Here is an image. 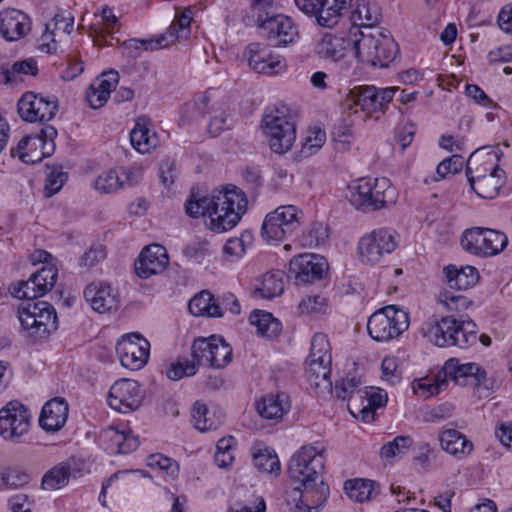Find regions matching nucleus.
I'll return each mask as SVG.
<instances>
[{
	"mask_svg": "<svg viewBox=\"0 0 512 512\" xmlns=\"http://www.w3.org/2000/svg\"><path fill=\"white\" fill-rule=\"evenodd\" d=\"M246 208V195L235 186L221 191L214 190L205 196H201L193 188L190 198L185 203L187 215L193 218L208 217L207 225L217 233L235 227L246 212Z\"/></svg>",
	"mask_w": 512,
	"mask_h": 512,
	"instance_id": "1",
	"label": "nucleus"
},
{
	"mask_svg": "<svg viewBox=\"0 0 512 512\" xmlns=\"http://www.w3.org/2000/svg\"><path fill=\"white\" fill-rule=\"evenodd\" d=\"M424 335L434 345L466 349L477 342V325L472 321H458L451 316L441 317L426 324Z\"/></svg>",
	"mask_w": 512,
	"mask_h": 512,
	"instance_id": "2",
	"label": "nucleus"
},
{
	"mask_svg": "<svg viewBox=\"0 0 512 512\" xmlns=\"http://www.w3.org/2000/svg\"><path fill=\"white\" fill-rule=\"evenodd\" d=\"M360 38L354 42L355 56L373 67L385 68L392 63L398 53V44L389 31L374 29L370 32L359 31Z\"/></svg>",
	"mask_w": 512,
	"mask_h": 512,
	"instance_id": "3",
	"label": "nucleus"
},
{
	"mask_svg": "<svg viewBox=\"0 0 512 512\" xmlns=\"http://www.w3.org/2000/svg\"><path fill=\"white\" fill-rule=\"evenodd\" d=\"M349 200L356 209L376 211L394 204L397 192L387 178H362L350 187Z\"/></svg>",
	"mask_w": 512,
	"mask_h": 512,
	"instance_id": "4",
	"label": "nucleus"
},
{
	"mask_svg": "<svg viewBox=\"0 0 512 512\" xmlns=\"http://www.w3.org/2000/svg\"><path fill=\"white\" fill-rule=\"evenodd\" d=\"M272 4L273 0H252V9L258 13V33L275 46H286L295 40L298 31L290 17L282 14L268 16Z\"/></svg>",
	"mask_w": 512,
	"mask_h": 512,
	"instance_id": "5",
	"label": "nucleus"
},
{
	"mask_svg": "<svg viewBox=\"0 0 512 512\" xmlns=\"http://www.w3.org/2000/svg\"><path fill=\"white\" fill-rule=\"evenodd\" d=\"M193 13L191 8L184 9L176 14L174 21L167 32L149 39H129L123 43V48L129 57L137 58L142 51H153L168 47L176 41L186 40L191 33V21Z\"/></svg>",
	"mask_w": 512,
	"mask_h": 512,
	"instance_id": "6",
	"label": "nucleus"
},
{
	"mask_svg": "<svg viewBox=\"0 0 512 512\" xmlns=\"http://www.w3.org/2000/svg\"><path fill=\"white\" fill-rule=\"evenodd\" d=\"M262 125L272 151L282 154L291 149L296 139V123L288 107H275L264 115Z\"/></svg>",
	"mask_w": 512,
	"mask_h": 512,
	"instance_id": "7",
	"label": "nucleus"
},
{
	"mask_svg": "<svg viewBox=\"0 0 512 512\" xmlns=\"http://www.w3.org/2000/svg\"><path fill=\"white\" fill-rule=\"evenodd\" d=\"M324 447L319 443L305 445L290 459L288 473L300 485L317 481L324 472Z\"/></svg>",
	"mask_w": 512,
	"mask_h": 512,
	"instance_id": "8",
	"label": "nucleus"
},
{
	"mask_svg": "<svg viewBox=\"0 0 512 512\" xmlns=\"http://www.w3.org/2000/svg\"><path fill=\"white\" fill-rule=\"evenodd\" d=\"M409 327L408 313L394 305L386 306L373 313L367 322L372 339L387 342L400 336Z\"/></svg>",
	"mask_w": 512,
	"mask_h": 512,
	"instance_id": "9",
	"label": "nucleus"
},
{
	"mask_svg": "<svg viewBox=\"0 0 512 512\" xmlns=\"http://www.w3.org/2000/svg\"><path fill=\"white\" fill-rule=\"evenodd\" d=\"M508 245L505 233L490 228L472 227L461 236L462 248L475 256L488 258L501 253Z\"/></svg>",
	"mask_w": 512,
	"mask_h": 512,
	"instance_id": "10",
	"label": "nucleus"
},
{
	"mask_svg": "<svg viewBox=\"0 0 512 512\" xmlns=\"http://www.w3.org/2000/svg\"><path fill=\"white\" fill-rule=\"evenodd\" d=\"M18 317L22 327L37 338L46 337L58 327L56 311L46 301L22 304L18 309Z\"/></svg>",
	"mask_w": 512,
	"mask_h": 512,
	"instance_id": "11",
	"label": "nucleus"
},
{
	"mask_svg": "<svg viewBox=\"0 0 512 512\" xmlns=\"http://www.w3.org/2000/svg\"><path fill=\"white\" fill-rule=\"evenodd\" d=\"M57 130L52 125L43 126L38 133L24 136L16 148L11 150L13 157H18L23 163L35 164L43 158L51 156L55 149Z\"/></svg>",
	"mask_w": 512,
	"mask_h": 512,
	"instance_id": "12",
	"label": "nucleus"
},
{
	"mask_svg": "<svg viewBox=\"0 0 512 512\" xmlns=\"http://www.w3.org/2000/svg\"><path fill=\"white\" fill-rule=\"evenodd\" d=\"M302 212L294 205H282L268 213L261 227V236L268 243L286 239L300 226Z\"/></svg>",
	"mask_w": 512,
	"mask_h": 512,
	"instance_id": "13",
	"label": "nucleus"
},
{
	"mask_svg": "<svg viewBox=\"0 0 512 512\" xmlns=\"http://www.w3.org/2000/svg\"><path fill=\"white\" fill-rule=\"evenodd\" d=\"M397 89L393 87L377 88L373 85H360L352 88L347 94L343 107L347 110L360 108L368 114L384 112L393 100Z\"/></svg>",
	"mask_w": 512,
	"mask_h": 512,
	"instance_id": "14",
	"label": "nucleus"
},
{
	"mask_svg": "<svg viewBox=\"0 0 512 512\" xmlns=\"http://www.w3.org/2000/svg\"><path fill=\"white\" fill-rule=\"evenodd\" d=\"M329 494V486L320 479L288 490L286 504L290 512H319Z\"/></svg>",
	"mask_w": 512,
	"mask_h": 512,
	"instance_id": "15",
	"label": "nucleus"
},
{
	"mask_svg": "<svg viewBox=\"0 0 512 512\" xmlns=\"http://www.w3.org/2000/svg\"><path fill=\"white\" fill-rule=\"evenodd\" d=\"M59 109L58 99L54 95L25 92L18 101L19 116L27 122H47L52 120Z\"/></svg>",
	"mask_w": 512,
	"mask_h": 512,
	"instance_id": "16",
	"label": "nucleus"
},
{
	"mask_svg": "<svg viewBox=\"0 0 512 512\" xmlns=\"http://www.w3.org/2000/svg\"><path fill=\"white\" fill-rule=\"evenodd\" d=\"M331 362L330 344L326 334L316 333L311 341V350L308 357V379L320 386L321 382L331 385Z\"/></svg>",
	"mask_w": 512,
	"mask_h": 512,
	"instance_id": "17",
	"label": "nucleus"
},
{
	"mask_svg": "<svg viewBox=\"0 0 512 512\" xmlns=\"http://www.w3.org/2000/svg\"><path fill=\"white\" fill-rule=\"evenodd\" d=\"M31 414L25 405L10 401L0 409V436L12 442H19L28 433Z\"/></svg>",
	"mask_w": 512,
	"mask_h": 512,
	"instance_id": "18",
	"label": "nucleus"
},
{
	"mask_svg": "<svg viewBox=\"0 0 512 512\" xmlns=\"http://www.w3.org/2000/svg\"><path fill=\"white\" fill-rule=\"evenodd\" d=\"M397 245L395 231L379 228L360 239L359 252L363 262L377 264L385 255L392 253Z\"/></svg>",
	"mask_w": 512,
	"mask_h": 512,
	"instance_id": "19",
	"label": "nucleus"
},
{
	"mask_svg": "<svg viewBox=\"0 0 512 512\" xmlns=\"http://www.w3.org/2000/svg\"><path fill=\"white\" fill-rule=\"evenodd\" d=\"M248 66L256 73L275 75L286 69L285 59L272 47L260 42L250 43L243 52Z\"/></svg>",
	"mask_w": 512,
	"mask_h": 512,
	"instance_id": "20",
	"label": "nucleus"
},
{
	"mask_svg": "<svg viewBox=\"0 0 512 512\" xmlns=\"http://www.w3.org/2000/svg\"><path fill=\"white\" fill-rule=\"evenodd\" d=\"M141 385L131 379L116 381L109 390V406L120 413H129L137 410L144 399Z\"/></svg>",
	"mask_w": 512,
	"mask_h": 512,
	"instance_id": "21",
	"label": "nucleus"
},
{
	"mask_svg": "<svg viewBox=\"0 0 512 512\" xmlns=\"http://www.w3.org/2000/svg\"><path fill=\"white\" fill-rule=\"evenodd\" d=\"M149 342L138 333L123 337L116 345L121 365L130 370L141 369L148 361Z\"/></svg>",
	"mask_w": 512,
	"mask_h": 512,
	"instance_id": "22",
	"label": "nucleus"
},
{
	"mask_svg": "<svg viewBox=\"0 0 512 512\" xmlns=\"http://www.w3.org/2000/svg\"><path fill=\"white\" fill-rule=\"evenodd\" d=\"M351 0H295L297 7L306 14L316 16L321 26L331 27L347 8Z\"/></svg>",
	"mask_w": 512,
	"mask_h": 512,
	"instance_id": "23",
	"label": "nucleus"
},
{
	"mask_svg": "<svg viewBox=\"0 0 512 512\" xmlns=\"http://www.w3.org/2000/svg\"><path fill=\"white\" fill-rule=\"evenodd\" d=\"M443 372L446 379L461 386H466L468 379H473L478 387L485 389L492 387V380L487 378L486 371L476 363L460 364L458 359L451 358L445 362Z\"/></svg>",
	"mask_w": 512,
	"mask_h": 512,
	"instance_id": "24",
	"label": "nucleus"
},
{
	"mask_svg": "<svg viewBox=\"0 0 512 512\" xmlns=\"http://www.w3.org/2000/svg\"><path fill=\"white\" fill-rule=\"evenodd\" d=\"M325 258L318 254L305 253L290 261V272L295 275L297 283H311L321 280L327 271Z\"/></svg>",
	"mask_w": 512,
	"mask_h": 512,
	"instance_id": "25",
	"label": "nucleus"
},
{
	"mask_svg": "<svg viewBox=\"0 0 512 512\" xmlns=\"http://www.w3.org/2000/svg\"><path fill=\"white\" fill-rule=\"evenodd\" d=\"M169 265V256L164 246L152 244L142 249L135 261V272L140 278L147 279L163 273Z\"/></svg>",
	"mask_w": 512,
	"mask_h": 512,
	"instance_id": "26",
	"label": "nucleus"
},
{
	"mask_svg": "<svg viewBox=\"0 0 512 512\" xmlns=\"http://www.w3.org/2000/svg\"><path fill=\"white\" fill-rule=\"evenodd\" d=\"M31 30V20L27 14L8 8L0 11V36L8 41H18Z\"/></svg>",
	"mask_w": 512,
	"mask_h": 512,
	"instance_id": "27",
	"label": "nucleus"
},
{
	"mask_svg": "<svg viewBox=\"0 0 512 512\" xmlns=\"http://www.w3.org/2000/svg\"><path fill=\"white\" fill-rule=\"evenodd\" d=\"M68 413L67 401L60 397L53 398L43 406L39 424L47 432H57L65 425Z\"/></svg>",
	"mask_w": 512,
	"mask_h": 512,
	"instance_id": "28",
	"label": "nucleus"
},
{
	"mask_svg": "<svg viewBox=\"0 0 512 512\" xmlns=\"http://www.w3.org/2000/svg\"><path fill=\"white\" fill-rule=\"evenodd\" d=\"M100 441L111 454H127L137 449L139 441L137 436L128 431H119L114 427L103 430Z\"/></svg>",
	"mask_w": 512,
	"mask_h": 512,
	"instance_id": "29",
	"label": "nucleus"
},
{
	"mask_svg": "<svg viewBox=\"0 0 512 512\" xmlns=\"http://www.w3.org/2000/svg\"><path fill=\"white\" fill-rule=\"evenodd\" d=\"M438 439L441 448L459 460L468 457L474 448L473 443L454 428H443L439 432Z\"/></svg>",
	"mask_w": 512,
	"mask_h": 512,
	"instance_id": "30",
	"label": "nucleus"
},
{
	"mask_svg": "<svg viewBox=\"0 0 512 512\" xmlns=\"http://www.w3.org/2000/svg\"><path fill=\"white\" fill-rule=\"evenodd\" d=\"M84 297L90 303L93 310L105 313L116 309L119 304L117 295L109 285H88L84 290Z\"/></svg>",
	"mask_w": 512,
	"mask_h": 512,
	"instance_id": "31",
	"label": "nucleus"
},
{
	"mask_svg": "<svg viewBox=\"0 0 512 512\" xmlns=\"http://www.w3.org/2000/svg\"><path fill=\"white\" fill-rule=\"evenodd\" d=\"M290 409L289 397L285 393L269 394L256 402V411L266 420L280 421Z\"/></svg>",
	"mask_w": 512,
	"mask_h": 512,
	"instance_id": "32",
	"label": "nucleus"
},
{
	"mask_svg": "<svg viewBox=\"0 0 512 512\" xmlns=\"http://www.w3.org/2000/svg\"><path fill=\"white\" fill-rule=\"evenodd\" d=\"M380 8L369 0H356L353 6L350 20L354 26L363 27L368 32L373 31L380 19Z\"/></svg>",
	"mask_w": 512,
	"mask_h": 512,
	"instance_id": "33",
	"label": "nucleus"
},
{
	"mask_svg": "<svg viewBox=\"0 0 512 512\" xmlns=\"http://www.w3.org/2000/svg\"><path fill=\"white\" fill-rule=\"evenodd\" d=\"M501 170L502 169H500L495 162V155L488 154L483 157L481 154L475 152L468 159L466 177L469 185L473 186L474 182Z\"/></svg>",
	"mask_w": 512,
	"mask_h": 512,
	"instance_id": "34",
	"label": "nucleus"
},
{
	"mask_svg": "<svg viewBox=\"0 0 512 512\" xmlns=\"http://www.w3.org/2000/svg\"><path fill=\"white\" fill-rule=\"evenodd\" d=\"M447 283L450 288L466 290L473 287L479 279L478 270L473 266L449 265L444 268Z\"/></svg>",
	"mask_w": 512,
	"mask_h": 512,
	"instance_id": "35",
	"label": "nucleus"
},
{
	"mask_svg": "<svg viewBox=\"0 0 512 512\" xmlns=\"http://www.w3.org/2000/svg\"><path fill=\"white\" fill-rule=\"evenodd\" d=\"M345 50V39L329 33L325 34L314 46V51L319 57L332 61L343 58Z\"/></svg>",
	"mask_w": 512,
	"mask_h": 512,
	"instance_id": "36",
	"label": "nucleus"
},
{
	"mask_svg": "<svg viewBox=\"0 0 512 512\" xmlns=\"http://www.w3.org/2000/svg\"><path fill=\"white\" fill-rule=\"evenodd\" d=\"M188 310L194 316L221 317L223 315L221 306L206 290L201 291L189 301Z\"/></svg>",
	"mask_w": 512,
	"mask_h": 512,
	"instance_id": "37",
	"label": "nucleus"
},
{
	"mask_svg": "<svg viewBox=\"0 0 512 512\" xmlns=\"http://www.w3.org/2000/svg\"><path fill=\"white\" fill-rule=\"evenodd\" d=\"M37 65L34 59L17 61L12 65H3L0 70V83L13 84L22 81L23 75H36Z\"/></svg>",
	"mask_w": 512,
	"mask_h": 512,
	"instance_id": "38",
	"label": "nucleus"
},
{
	"mask_svg": "<svg viewBox=\"0 0 512 512\" xmlns=\"http://www.w3.org/2000/svg\"><path fill=\"white\" fill-rule=\"evenodd\" d=\"M72 476L69 462H61L49 469L42 477L41 486L44 490H57L65 487Z\"/></svg>",
	"mask_w": 512,
	"mask_h": 512,
	"instance_id": "39",
	"label": "nucleus"
},
{
	"mask_svg": "<svg viewBox=\"0 0 512 512\" xmlns=\"http://www.w3.org/2000/svg\"><path fill=\"white\" fill-rule=\"evenodd\" d=\"M284 292V273L280 270L272 271L262 276L260 285L254 295L263 299H272Z\"/></svg>",
	"mask_w": 512,
	"mask_h": 512,
	"instance_id": "40",
	"label": "nucleus"
},
{
	"mask_svg": "<svg viewBox=\"0 0 512 512\" xmlns=\"http://www.w3.org/2000/svg\"><path fill=\"white\" fill-rule=\"evenodd\" d=\"M249 321L256 327L258 334L268 339L278 336L282 330L280 321L265 311L254 310L249 316Z\"/></svg>",
	"mask_w": 512,
	"mask_h": 512,
	"instance_id": "41",
	"label": "nucleus"
},
{
	"mask_svg": "<svg viewBox=\"0 0 512 512\" xmlns=\"http://www.w3.org/2000/svg\"><path fill=\"white\" fill-rule=\"evenodd\" d=\"M504 183L505 172L501 170L474 182L473 186L470 187L479 197L493 199L499 194Z\"/></svg>",
	"mask_w": 512,
	"mask_h": 512,
	"instance_id": "42",
	"label": "nucleus"
},
{
	"mask_svg": "<svg viewBox=\"0 0 512 512\" xmlns=\"http://www.w3.org/2000/svg\"><path fill=\"white\" fill-rule=\"evenodd\" d=\"M130 142L132 146L140 153H149L158 145V138L155 134H150V130L139 120L130 132Z\"/></svg>",
	"mask_w": 512,
	"mask_h": 512,
	"instance_id": "43",
	"label": "nucleus"
},
{
	"mask_svg": "<svg viewBox=\"0 0 512 512\" xmlns=\"http://www.w3.org/2000/svg\"><path fill=\"white\" fill-rule=\"evenodd\" d=\"M222 416H210V411L205 403L196 401L192 409L194 426L201 432L217 429L223 422Z\"/></svg>",
	"mask_w": 512,
	"mask_h": 512,
	"instance_id": "44",
	"label": "nucleus"
},
{
	"mask_svg": "<svg viewBox=\"0 0 512 512\" xmlns=\"http://www.w3.org/2000/svg\"><path fill=\"white\" fill-rule=\"evenodd\" d=\"M121 176H124L126 180H130V173L126 170L117 171L110 169L105 171L96 178L94 187L101 193L115 192L123 186L124 181Z\"/></svg>",
	"mask_w": 512,
	"mask_h": 512,
	"instance_id": "45",
	"label": "nucleus"
},
{
	"mask_svg": "<svg viewBox=\"0 0 512 512\" xmlns=\"http://www.w3.org/2000/svg\"><path fill=\"white\" fill-rule=\"evenodd\" d=\"M254 466L262 473L278 475L280 461L273 450L268 448L254 449L252 452Z\"/></svg>",
	"mask_w": 512,
	"mask_h": 512,
	"instance_id": "46",
	"label": "nucleus"
},
{
	"mask_svg": "<svg viewBox=\"0 0 512 512\" xmlns=\"http://www.w3.org/2000/svg\"><path fill=\"white\" fill-rule=\"evenodd\" d=\"M363 390L361 382L356 377L343 378L335 384V395L342 400H348L355 405L358 400H362Z\"/></svg>",
	"mask_w": 512,
	"mask_h": 512,
	"instance_id": "47",
	"label": "nucleus"
},
{
	"mask_svg": "<svg viewBox=\"0 0 512 512\" xmlns=\"http://www.w3.org/2000/svg\"><path fill=\"white\" fill-rule=\"evenodd\" d=\"M363 399L367 401V405L363 406L359 410V413L363 421L370 422L374 420V410L385 406L387 394L383 393L380 389L370 388V390H367V388H365L363 390L362 400Z\"/></svg>",
	"mask_w": 512,
	"mask_h": 512,
	"instance_id": "48",
	"label": "nucleus"
},
{
	"mask_svg": "<svg viewBox=\"0 0 512 512\" xmlns=\"http://www.w3.org/2000/svg\"><path fill=\"white\" fill-rule=\"evenodd\" d=\"M216 341V336L209 338L195 339L191 347V355L196 366H212V351L213 342Z\"/></svg>",
	"mask_w": 512,
	"mask_h": 512,
	"instance_id": "49",
	"label": "nucleus"
},
{
	"mask_svg": "<svg viewBox=\"0 0 512 512\" xmlns=\"http://www.w3.org/2000/svg\"><path fill=\"white\" fill-rule=\"evenodd\" d=\"M373 484L371 480L355 479L346 481L344 488L350 499L364 502L373 497Z\"/></svg>",
	"mask_w": 512,
	"mask_h": 512,
	"instance_id": "50",
	"label": "nucleus"
},
{
	"mask_svg": "<svg viewBox=\"0 0 512 512\" xmlns=\"http://www.w3.org/2000/svg\"><path fill=\"white\" fill-rule=\"evenodd\" d=\"M413 445L412 437L408 435H400L392 441L384 444L380 450L383 459L390 460L396 456L405 454Z\"/></svg>",
	"mask_w": 512,
	"mask_h": 512,
	"instance_id": "51",
	"label": "nucleus"
},
{
	"mask_svg": "<svg viewBox=\"0 0 512 512\" xmlns=\"http://www.w3.org/2000/svg\"><path fill=\"white\" fill-rule=\"evenodd\" d=\"M328 238L327 227L320 222L313 223L301 236V243L305 247L316 248L323 245Z\"/></svg>",
	"mask_w": 512,
	"mask_h": 512,
	"instance_id": "52",
	"label": "nucleus"
},
{
	"mask_svg": "<svg viewBox=\"0 0 512 512\" xmlns=\"http://www.w3.org/2000/svg\"><path fill=\"white\" fill-rule=\"evenodd\" d=\"M31 277L35 280L37 288L43 290V295H45L55 286L58 278V271L55 266L48 265L33 273Z\"/></svg>",
	"mask_w": 512,
	"mask_h": 512,
	"instance_id": "53",
	"label": "nucleus"
},
{
	"mask_svg": "<svg viewBox=\"0 0 512 512\" xmlns=\"http://www.w3.org/2000/svg\"><path fill=\"white\" fill-rule=\"evenodd\" d=\"M439 302L448 310L460 312L467 309L472 303L466 296L449 290H443L438 295Z\"/></svg>",
	"mask_w": 512,
	"mask_h": 512,
	"instance_id": "54",
	"label": "nucleus"
},
{
	"mask_svg": "<svg viewBox=\"0 0 512 512\" xmlns=\"http://www.w3.org/2000/svg\"><path fill=\"white\" fill-rule=\"evenodd\" d=\"M11 294L18 299H26L28 302H34V299L43 296V290L37 288L35 280L30 276L27 281H21L13 285Z\"/></svg>",
	"mask_w": 512,
	"mask_h": 512,
	"instance_id": "55",
	"label": "nucleus"
},
{
	"mask_svg": "<svg viewBox=\"0 0 512 512\" xmlns=\"http://www.w3.org/2000/svg\"><path fill=\"white\" fill-rule=\"evenodd\" d=\"M212 355L211 367L224 368L232 359V349L222 338L216 337V341L213 342Z\"/></svg>",
	"mask_w": 512,
	"mask_h": 512,
	"instance_id": "56",
	"label": "nucleus"
},
{
	"mask_svg": "<svg viewBox=\"0 0 512 512\" xmlns=\"http://www.w3.org/2000/svg\"><path fill=\"white\" fill-rule=\"evenodd\" d=\"M197 372V366L194 361L188 359L179 360L175 363L170 364L166 370V375L171 380H180L187 376H193Z\"/></svg>",
	"mask_w": 512,
	"mask_h": 512,
	"instance_id": "57",
	"label": "nucleus"
},
{
	"mask_svg": "<svg viewBox=\"0 0 512 512\" xmlns=\"http://www.w3.org/2000/svg\"><path fill=\"white\" fill-rule=\"evenodd\" d=\"M464 164V160L461 156L453 155L449 158L441 161L436 168V173L438 175V180L444 179L449 175H454L462 170ZM437 181V179H434Z\"/></svg>",
	"mask_w": 512,
	"mask_h": 512,
	"instance_id": "58",
	"label": "nucleus"
},
{
	"mask_svg": "<svg viewBox=\"0 0 512 512\" xmlns=\"http://www.w3.org/2000/svg\"><path fill=\"white\" fill-rule=\"evenodd\" d=\"M327 300L320 295L306 296L298 305L301 314H317L326 311Z\"/></svg>",
	"mask_w": 512,
	"mask_h": 512,
	"instance_id": "59",
	"label": "nucleus"
},
{
	"mask_svg": "<svg viewBox=\"0 0 512 512\" xmlns=\"http://www.w3.org/2000/svg\"><path fill=\"white\" fill-rule=\"evenodd\" d=\"M209 254V242L206 240L193 242L183 249L186 259L195 263H201Z\"/></svg>",
	"mask_w": 512,
	"mask_h": 512,
	"instance_id": "60",
	"label": "nucleus"
},
{
	"mask_svg": "<svg viewBox=\"0 0 512 512\" xmlns=\"http://www.w3.org/2000/svg\"><path fill=\"white\" fill-rule=\"evenodd\" d=\"M118 23L117 17L113 14V11L105 7L102 9L101 20L99 23L94 24V30L96 34H99L102 38L106 35H111Z\"/></svg>",
	"mask_w": 512,
	"mask_h": 512,
	"instance_id": "61",
	"label": "nucleus"
},
{
	"mask_svg": "<svg viewBox=\"0 0 512 512\" xmlns=\"http://www.w3.org/2000/svg\"><path fill=\"white\" fill-rule=\"evenodd\" d=\"M332 136L336 141L350 143L353 138V121L350 113L334 126Z\"/></svg>",
	"mask_w": 512,
	"mask_h": 512,
	"instance_id": "62",
	"label": "nucleus"
},
{
	"mask_svg": "<svg viewBox=\"0 0 512 512\" xmlns=\"http://www.w3.org/2000/svg\"><path fill=\"white\" fill-rule=\"evenodd\" d=\"M68 176L67 173L61 169H53L45 181V194L46 197H51L60 191Z\"/></svg>",
	"mask_w": 512,
	"mask_h": 512,
	"instance_id": "63",
	"label": "nucleus"
},
{
	"mask_svg": "<svg viewBox=\"0 0 512 512\" xmlns=\"http://www.w3.org/2000/svg\"><path fill=\"white\" fill-rule=\"evenodd\" d=\"M1 480L5 487L18 488L29 482V475L19 469L9 468L2 473Z\"/></svg>",
	"mask_w": 512,
	"mask_h": 512,
	"instance_id": "64",
	"label": "nucleus"
}]
</instances>
